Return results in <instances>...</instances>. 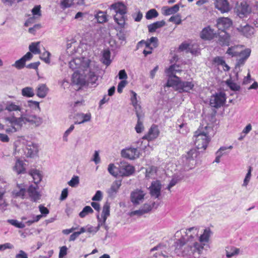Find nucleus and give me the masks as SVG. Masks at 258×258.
I'll return each instance as SVG.
<instances>
[{
	"label": "nucleus",
	"instance_id": "nucleus-27",
	"mask_svg": "<svg viewBox=\"0 0 258 258\" xmlns=\"http://www.w3.org/2000/svg\"><path fill=\"white\" fill-rule=\"evenodd\" d=\"M240 251L239 248L232 246H227L225 248L226 256L227 258H231L238 255Z\"/></svg>",
	"mask_w": 258,
	"mask_h": 258
},
{
	"label": "nucleus",
	"instance_id": "nucleus-3",
	"mask_svg": "<svg viewBox=\"0 0 258 258\" xmlns=\"http://www.w3.org/2000/svg\"><path fill=\"white\" fill-rule=\"evenodd\" d=\"M90 60L85 57H76L69 62L70 67L75 72L72 75L73 82L78 85H84L86 82L94 84L97 80Z\"/></svg>",
	"mask_w": 258,
	"mask_h": 258
},
{
	"label": "nucleus",
	"instance_id": "nucleus-10",
	"mask_svg": "<svg viewBox=\"0 0 258 258\" xmlns=\"http://www.w3.org/2000/svg\"><path fill=\"white\" fill-rule=\"evenodd\" d=\"M225 101V94L223 92H220L211 97L210 104L213 107L218 108L224 105Z\"/></svg>",
	"mask_w": 258,
	"mask_h": 258
},
{
	"label": "nucleus",
	"instance_id": "nucleus-18",
	"mask_svg": "<svg viewBox=\"0 0 258 258\" xmlns=\"http://www.w3.org/2000/svg\"><path fill=\"white\" fill-rule=\"evenodd\" d=\"M159 133L160 132L158 126L156 125H152L148 133L143 137L142 139L148 141H152L159 136Z\"/></svg>",
	"mask_w": 258,
	"mask_h": 258
},
{
	"label": "nucleus",
	"instance_id": "nucleus-47",
	"mask_svg": "<svg viewBox=\"0 0 258 258\" xmlns=\"http://www.w3.org/2000/svg\"><path fill=\"white\" fill-rule=\"evenodd\" d=\"M180 179L181 178L178 176L174 175L167 186V189L170 190L171 188L177 183Z\"/></svg>",
	"mask_w": 258,
	"mask_h": 258
},
{
	"label": "nucleus",
	"instance_id": "nucleus-48",
	"mask_svg": "<svg viewBox=\"0 0 258 258\" xmlns=\"http://www.w3.org/2000/svg\"><path fill=\"white\" fill-rule=\"evenodd\" d=\"M38 208L40 212L41 213L40 215H38L39 216H41V218L42 217H45L49 214V210L45 207H44L43 205H40L38 206Z\"/></svg>",
	"mask_w": 258,
	"mask_h": 258
},
{
	"label": "nucleus",
	"instance_id": "nucleus-5",
	"mask_svg": "<svg viewBox=\"0 0 258 258\" xmlns=\"http://www.w3.org/2000/svg\"><path fill=\"white\" fill-rule=\"evenodd\" d=\"M166 86L173 87L175 90L179 93L189 92L195 86L194 83L191 81H182L180 78L176 80L170 79L167 80Z\"/></svg>",
	"mask_w": 258,
	"mask_h": 258
},
{
	"label": "nucleus",
	"instance_id": "nucleus-9",
	"mask_svg": "<svg viewBox=\"0 0 258 258\" xmlns=\"http://www.w3.org/2000/svg\"><path fill=\"white\" fill-rule=\"evenodd\" d=\"M146 195V192L142 189H135L131 193V201L134 205H139L143 202Z\"/></svg>",
	"mask_w": 258,
	"mask_h": 258
},
{
	"label": "nucleus",
	"instance_id": "nucleus-49",
	"mask_svg": "<svg viewBox=\"0 0 258 258\" xmlns=\"http://www.w3.org/2000/svg\"><path fill=\"white\" fill-rule=\"evenodd\" d=\"M8 222L19 228H23L25 227V225L24 223L19 222L17 220L10 219L8 220Z\"/></svg>",
	"mask_w": 258,
	"mask_h": 258
},
{
	"label": "nucleus",
	"instance_id": "nucleus-55",
	"mask_svg": "<svg viewBox=\"0 0 258 258\" xmlns=\"http://www.w3.org/2000/svg\"><path fill=\"white\" fill-rule=\"evenodd\" d=\"M40 8V6L37 5L35 6L32 10V14L35 18H37L38 17H40L41 16Z\"/></svg>",
	"mask_w": 258,
	"mask_h": 258
},
{
	"label": "nucleus",
	"instance_id": "nucleus-19",
	"mask_svg": "<svg viewBox=\"0 0 258 258\" xmlns=\"http://www.w3.org/2000/svg\"><path fill=\"white\" fill-rule=\"evenodd\" d=\"M27 190L24 184H17L15 188L12 191L14 198H20L24 199L26 197Z\"/></svg>",
	"mask_w": 258,
	"mask_h": 258
},
{
	"label": "nucleus",
	"instance_id": "nucleus-52",
	"mask_svg": "<svg viewBox=\"0 0 258 258\" xmlns=\"http://www.w3.org/2000/svg\"><path fill=\"white\" fill-rule=\"evenodd\" d=\"M116 169V167L114 164L111 163L109 164L108 166V171L111 175L114 177H117L118 175V173L115 171Z\"/></svg>",
	"mask_w": 258,
	"mask_h": 258
},
{
	"label": "nucleus",
	"instance_id": "nucleus-37",
	"mask_svg": "<svg viewBox=\"0 0 258 258\" xmlns=\"http://www.w3.org/2000/svg\"><path fill=\"white\" fill-rule=\"evenodd\" d=\"M157 169L155 166H150L147 168L146 178L147 179L154 178L156 175Z\"/></svg>",
	"mask_w": 258,
	"mask_h": 258
},
{
	"label": "nucleus",
	"instance_id": "nucleus-28",
	"mask_svg": "<svg viewBox=\"0 0 258 258\" xmlns=\"http://www.w3.org/2000/svg\"><path fill=\"white\" fill-rule=\"evenodd\" d=\"M242 45H234L231 46L228 48L226 53L230 55L231 57H237V55L239 53V51L243 48Z\"/></svg>",
	"mask_w": 258,
	"mask_h": 258
},
{
	"label": "nucleus",
	"instance_id": "nucleus-62",
	"mask_svg": "<svg viewBox=\"0 0 258 258\" xmlns=\"http://www.w3.org/2000/svg\"><path fill=\"white\" fill-rule=\"evenodd\" d=\"M127 84V82L125 80L121 81L117 86V92L119 93H121L122 92L123 88Z\"/></svg>",
	"mask_w": 258,
	"mask_h": 258
},
{
	"label": "nucleus",
	"instance_id": "nucleus-14",
	"mask_svg": "<svg viewBox=\"0 0 258 258\" xmlns=\"http://www.w3.org/2000/svg\"><path fill=\"white\" fill-rule=\"evenodd\" d=\"M232 24V20L227 17H221L217 21V28L222 32H225V30L229 28Z\"/></svg>",
	"mask_w": 258,
	"mask_h": 258
},
{
	"label": "nucleus",
	"instance_id": "nucleus-43",
	"mask_svg": "<svg viewBox=\"0 0 258 258\" xmlns=\"http://www.w3.org/2000/svg\"><path fill=\"white\" fill-rule=\"evenodd\" d=\"M179 49L181 51L186 50L187 52H190L192 54H196L197 52V50H192L190 47V46L187 43H182L179 47Z\"/></svg>",
	"mask_w": 258,
	"mask_h": 258
},
{
	"label": "nucleus",
	"instance_id": "nucleus-36",
	"mask_svg": "<svg viewBox=\"0 0 258 258\" xmlns=\"http://www.w3.org/2000/svg\"><path fill=\"white\" fill-rule=\"evenodd\" d=\"M110 206L108 203H106L103 207V210L102 212V217L103 218V220L101 223V225L104 224L106 220L107 217L110 214Z\"/></svg>",
	"mask_w": 258,
	"mask_h": 258
},
{
	"label": "nucleus",
	"instance_id": "nucleus-30",
	"mask_svg": "<svg viewBox=\"0 0 258 258\" xmlns=\"http://www.w3.org/2000/svg\"><path fill=\"white\" fill-rule=\"evenodd\" d=\"M48 89L45 84H41L38 85L36 89L37 95L41 98H44L48 92Z\"/></svg>",
	"mask_w": 258,
	"mask_h": 258
},
{
	"label": "nucleus",
	"instance_id": "nucleus-51",
	"mask_svg": "<svg viewBox=\"0 0 258 258\" xmlns=\"http://www.w3.org/2000/svg\"><path fill=\"white\" fill-rule=\"evenodd\" d=\"M5 194L4 190H0V211H3L7 206L5 201L3 198V196Z\"/></svg>",
	"mask_w": 258,
	"mask_h": 258
},
{
	"label": "nucleus",
	"instance_id": "nucleus-54",
	"mask_svg": "<svg viewBox=\"0 0 258 258\" xmlns=\"http://www.w3.org/2000/svg\"><path fill=\"white\" fill-rule=\"evenodd\" d=\"M79 183V178L78 176H75L68 182V184L71 187H76Z\"/></svg>",
	"mask_w": 258,
	"mask_h": 258
},
{
	"label": "nucleus",
	"instance_id": "nucleus-53",
	"mask_svg": "<svg viewBox=\"0 0 258 258\" xmlns=\"http://www.w3.org/2000/svg\"><path fill=\"white\" fill-rule=\"evenodd\" d=\"M226 84L229 88L233 91H238L240 89V86L236 83L233 82L230 80L226 81Z\"/></svg>",
	"mask_w": 258,
	"mask_h": 258
},
{
	"label": "nucleus",
	"instance_id": "nucleus-31",
	"mask_svg": "<svg viewBox=\"0 0 258 258\" xmlns=\"http://www.w3.org/2000/svg\"><path fill=\"white\" fill-rule=\"evenodd\" d=\"M93 17L97 20L99 23H103L107 21V15L105 12L98 11L94 14Z\"/></svg>",
	"mask_w": 258,
	"mask_h": 258
},
{
	"label": "nucleus",
	"instance_id": "nucleus-61",
	"mask_svg": "<svg viewBox=\"0 0 258 258\" xmlns=\"http://www.w3.org/2000/svg\"><path fill=\"white\" fill-rule=\"evenodd\" d=\"M102 199V193L100 190H97L92 200L94 201H99Z\"/></svg>",
	"mask_w": 258,
	"mask_h": 258
},
{
	"label": "nucleus",
	"instance_id": "nucleus-39",
	"mask_svg": "<svg viewBox=\"0 0 258 258\" xmlns=\"http://www.w3.org/2000/svg\"><path fill=\"white\" fill-rule=\"evenodd\" d=\"M39 42H33L29 46V50L34 54H40Z\"/></svg>",
	"mask_w": 258,
	"mask_h": 258
},
{
	"label": "nucleus",
	"instance_id": "nucleus-25",
	"mask_svg": "<svg viewBox=\"0 0 258 258\" xmlns=\"http://www.w3.org/2000/svg\"><path fill=\"white\" fill-rule=\"evenodd\" d=\"M217 42L222 46H228L230 43V36L226 32H222L219 34Z\"/></svg>",
	"mask_w": 258,
	"mask_h": 258
},
{
	"label": "nucleus",
	"instance_id": "nucleus-21",
	"mask_svg": "<svg viewBox=\"0 0 258 258\" xmlns=\"http://www.w3.org/2000/svg\"><path fill=\"white\" fill-rule=\"evenodd\" d=\"M33 57V54L30 52H28L22 58L17 60L12 64V67L16 68L18 70L22 69L25 66V62L30 60Z\"/></svg>",
	"mask_w": 258,
	"mask_h": 258
},
{
	"label": "nucleus",
	"instance_id": "nucleus-42",
	"mask_svg": "<svg viewBox=\"0 0 258 258\" xmlns=\"http://www.w3.org/2000/svg\"><path fill=\"white\" fill-rule=\"evenodd\" d=\"M252 170V168L251 166L248 167V169L247 172L245 175V177L243 180V182L242 184V186L246 187L248 185L249 182L250 181L251 176V171Z\"/></svg>",
	"mask_w": 258,
	"mask_h": 258
},
{
	"label": "nucleus",
	"instance_id": "nucleus-44",
	"mask_svg": "<svg viewBox=\"0 0 258 258\" xmlns=\"http://www.w3.org/2000/svg\"><path fill=\"white\" fill-rule=\"evenodd\" d=\"M93 212V210L92 208L87 206L85 207L83 210L79 213V216L81 218H84L88 214L92 213Z\"/></svg>",
	"mask_w": 258,
	"mask_h": 258
},
{
	"label": "nucleus",
	"instance_id": "nucleus-33",
	"mask_svg": "<svg viewBox=\"0 0 258 258\" xmlns=\"http://www.w3.org/2000/svg\"><path fill=\"white\" fill-rule=\"evenodd\" d=\"M165 22L164 20L157 21L148 26L149 32H154L156 29L162 27L165 25Z\"/></svg>",
	"mask_w": 258,
	"mask_h": 258
},
{
	"label": "nucleus",
	"instance_id": "nucleus-8",
	"mask_svg": "<svg viewBox=\"0 0 258 258\" xmlns=\"http://www.w3.org/2000/svg\"><path fill=\"white\" fill-rule=\"evenodd\" d=\"M199 153L198 149L192 148L188 151L185 155L184 162L190 169L194 168L196 165L197 158Z\"/></svg>",
	"mask_w": 258,
	"mask_h": 258
},
{
	"label": "nucleus",
	"instance_id": "nucleus-11",
	"mask_svg": "<svg viewBox=\"0 0 258 258\" xmlns=\"http://www.w3.org/2000/svg\"><path fill=\"white\" fill-rule=\"evenodd\" d=\"M118 171L120 176H129L135 172V168L127 162L122 161L119 164Z\"/></svg>",
	"mask_w": 258,
	"mask_h": 258
},
{
	"label": "nucleus",
	"instance_id": "nucleus-4",
	"mask_svg": "<svg viewBox=\"0 0 258 258\" xmlns=\"http://www.w3.org/2000/svg\"><path fill=\"white\" fill-rule=\"evenodd\" d=\"M211 128L206 125L204 127L200 126L195 132L193 137L197 149H206L211 140L209 134Z\"/></svg>",
	"mask_w": 258,
	"mask_h": 258
},
{
	"label": "nucleus",
	"instance_id": "nucleus-6",
	"mask_svg": "<svg viewBox=\"0 0 258 258\" xmlns=\"http://www.w3.org/2000/svg\"><path fill=\"white\" fill-rule=\"evenodd\" d=\"M110 10H113L115 12L114 16V21L121 27H123L125 24V15L126 13V6L121 2H117L112 4L110 7Z\"/></svg>",
	"mask_w": 258,
	"mask_h": 258
},
{
	"label": "nucleus",
	"instance_id": "nucleus-29",
	"mask_svg": "<svg viewBox=\"0 0 258 258\" xmlns=\"http://www.w3.org/2000/svg\"><path fill=\"white\" fill-rule=\"evenodd\" d=\"M179 10L178 5H175L172 7H164L162 8L163 14L165 16H168L177 13Z\"/></svg>",
	"mask_w": 258,
	"mask_h": 258
},
{
	"label": "nucleus",
	"instance_id": "nucleus-15",
	"mask_svg": "<svg viewBox=\"0 0 258 258\" xmlns=\"http://www.w3.org/2000/svg\"><path fill=\"white\" fill-rule=\"evenodd\" d=\"M29 197L31 198L32 201L37 202L41 198V195L38 191V186L37 185H30L27 190Z\"/></svg>",
	"mask_w": 258,
	"mask_h": 258
},
{
	"label": "nucleus",
	"instance_id": "nucleus-35",
	"mask_svg": "<svg viewBox=\"0 0 258 258\" xmlns=\"http://www.w3.org/2000/svg\"><path fill=\"white\" fill-rule=\"evenodd\" d=\"M110 52L108 49H105L103 52L101 61L102 63L107 66H109L111 60L110 59Z\"/></svg>",
	"mask_w": 258,
	"mask_h": 258
},
{
	"label": "nucleus",
	"instance_id": "nucleus-34",
	"mask_svg": "<svg viewBox=\"0 0 258 258\" xmlns=\"http://www.w3.org/2000/svg\"><path fill=\"white\" fill-rule=\"evenodd\" d=\"M77 118L81 119L80 121H76L75 124H81L85 122L90 120L91 118V114L90 113L84 114L83 113H78L77 114Z\"/></svg>",
	"mask_w": 258,
	"mask_h": 258
},
{
	"label": "nucleus",
	"instance_id": "nucleus-46",
	"mask_svg": "<svg viewBox=\"0 0 258 258\" xmlns=\"http://www.w3.org/2000/svg\"><path fill=\"white\" fill-rule=\"evenodd\" d=\"M31 217L32 219L28 220L26 223L28 226H30L32 224L38 222L41 219V216L38 215H31Z\"/></svg>",
	"mask_w": 258,
	"mask_h": 258
},
{
	"label": "nucleus",
	"instance_id": "nucleus-64",
	"mask_svg": "<svg viewBox=\"0 0 258 258\" xmlns=\"http://www.w3.org/2000/svg\"><path fill=\"white\" fill-rule=\"evenodd\" d=\"M15 258H28V254L24 251L20 250L16 255Z\"/></svg>",
	"mask_w": 258,
	"mask_h": 258
},
{
	"label": "nucleus",
	"instance_id": "nucleus-56",
	"mask_svg": "<svg viewBox=\"0 0 258 258\" xmlns=\"http://www.w3.org/2000/svg\"><path fill=\"white\" fill-rule=\"evenodd\" d=\"M73 1L74 0H61L60 6L63 9L69 8L72 5Z\"/></svg>",
	"mask_w": 258,
	"mask_h": 258
},
{
	"label": "nucleus",
	"instance_id": "nucleus-2",
	"mask_svg": "<svg viewBox=\"0 0 258 258\" xmlns=\"http://www.w3.org/2000/svg\"><path fill=\"white\" fill-rule=\"evenodd\" d=\"M199 228L190 227L186 230V237L178 240L177 246L181 248L182 253L189 258H199L202 254L206 243L208 242L212 232L209 228L204 229L199 236Z\"/></svg>",
	"mask_w": 258,
	"mask_h": 258
},
{
	"label": "nucleus",
	"instance_id": "nucleus-57",
	"mask_svg": "<svg viewBox=\"0 0 258 258\" xmlns=\"http://www.w3.org/2000/svg\"><path fill=\"white\" fill-rule=\"evenodd\" d=\"M169 21L173 22L177 25H179L181 23L180 16L179 15L173 16L169 18Z\"/></svg>",
	"mask_w": 258,
	"mask_h": 258
},
{
	"label": "nucleus",
	"instance_id": "nucleus-32",
	"mask_svg": "<svg viewBox=\"0 0 258 258\" xmlns=\"http://www.w3.org/2000/svg\"><path fill=\"white\" fill-rule=\"evenodd\" d=\"M13 170L16 172L18 174L24 173L25 169L23 162L20 159H17L13 167Z\"/></svg>",
	"mask_w": 258,
	"mask_h": 258
},
{
	"label": "nucleus",
	"instance_id": "nucleus-13",
	"mask_svg": "<svg viewBox=\"0 0 258 258\" xmlns=\"http://www.w3.org/2000/svg\"><path fill=\"white\" fill-rule=\"evenodd\" d=\"M23 151L24 154L27 157L33 158L37 155L38 152V146L33 143L30 142H28L25 145Z\"/></svg>",
	"mask_w": 258,
	"mask_h": 258
},
{
	"label": "nucleus",
	"instance_id": "nucleus-24",
	"mask_svg": "<svg viewBox=\"0 0 258 258\" xmlns=\"http://www.w3.org/2000/svg\"><path fill=\"white\" fill-rule=\"evenodd\" d=\"M215 34L214 30L208 26L203 29L201 33V37L203 39L211 40L214 37Z\"/></svg>",
	"mask_w": 258,
	"mask_h": 258
},
{
	"label": "nucleus",
	"instance_id": "nucleus-12",
	"mask_svg": "<svg viewBox=\"0 0 258 258\" xmlns=\"http://www.w3.org/2000/svg\"><path fill=\"white\" fill-rule=\"evenodd\" d=\"M239 53L237 55L238 57L236 59V63L235 64V69L240 68L243 66L245 61L249 57L251 53V49L250 48H243L239 51Z\"/></svg>",
	"mask_w": 258,
	"mask_h": 258
},
{
	"label": "nucleus",
	"instance_id": "nucleus-63",
	"mask_svg": "<svg viewBox=\"0 0 258 258\" xmlns=\"http://www.w3.org/2000/svg\"><path fill=\"white\" fill-rule=\"evenodd\" d=\"M67 247L66 246H63L60 247L59 253V258H63L64 256L67 254Z\"/></svg>",
	"mask_w": 258,
	"mask_h": 258
},
{
	"label": "nucleus",
	"instance_id": "nucleus-26",
	"mask_svg": "<svg viewBox=\"0 0 258 258\" xmlns=\"http://www.w3.org/2000/svg\"><path fill=\"white\" fill-rule=\"evenodd\" d=\"M237 30L246 37H249L254 34V29L248 25L240 26Z\"/></svg>",
	"mask_w": 258,
	"mask_h": 258
},
{
	"label": "nucleus",
	"instance_id": "nucleus-16",
	"mask_svg": "<svg viewBox=\"0 0 258 258\" xmlns=\"http://www.w3.org/2000/svg\"><path fill=\"white\" fill-rule=\"evenodd\" d=\"M215 7L221 13H228L231 10L229 3L227 0H215Z\"/></svg>",
	"mask_w": 258,
	"mask_h": 258
},
{
	"label": "nucleus",
	"instance_id": "nucleus-60",
	"mask_svg": "<svg viewBox=\"0 0 258 258\" xmlns=\"http://www.w3.org/2000/svg\"><path fill=\"white\" fill-rule=\"evenodd\" d=\"M147 211L148 210H142V208H141V209H139L138 210H136V211H134L131 212V213H130V215L131 216H134V215L141 216V215H143L144 214L147 213Z\"/></svg>",
	"mask_w": 258,
	"mask_h": 258
},
{
	"label": "nucleus",
	"instance_id": "nucleus-59",
	"mask_svg": "<svg viewBox=\"0 0 258 258\" xmlns=\"http://www.w3.org/2000/svg\"><path fill=\"white\" fill-rule=\"evenodd\" d=\"M135 128L137 133H141L144 130L143 122L137 121Z\"/></svg>",
	"mask_w": 258,
	"mask_h": 258
},
{
	"label": "nucleus",
	"instance_id": "nucleus-41",
	"mask_svg": "<svg viewBox=\"0 0 258 258\" xmlns=\"http://www.w3.org/2000/svg\"><path fill=\"white\" fill-rule=\"evenodd\" d=\"M34 90L32 88L27 87L22 90V95L27 97H32L34 96Z\"/></svg>",
	"mask_w": 258,
	"mask_h": 258
},
{
	"label": "nucleus",
	"instance_id": "nucleus-38",
	"mask_svg": "<svg viewBox=\"0 0 258 258\" xmlns=\"http://www.w3.org/2000/svg\"><path fill=\"white\" fill-rule=\"evenodd\" d=\"M30 174L33 178L35 183H38L41 180V175L39 171L36 169H32Z\"/></svg>",
	"mask_w": 258,
	"mask_h": 258
},
{
	"label": "nucleus",
	"instance_id": "nucleus-20",
	"mask_svg": "<svg viewBox=\"0 0 258 258\" xmlns=\"http://www.w3.org/2000/svg\"><path fill=\"white\" fill-rule=\"evenodd\" d=\"M161 184L160 181L156 180L152 182L150 187V193L152 197L158 198L161 195Z\"/></svg>",
	"mask_w": 258,
	"mask_h": 258
},
{
	"label": "nucleus",
	"instance_id": "nucleus-40",
	"mask_svg": "<svg viewBox=\"0 0 258 258\" xmlns=\"http://www.w3.org/2000/svg\"><path fill=\"white\" fill-rule=\"evenodd\" d=\"M93 18V15L89 14L88 13H83L81 12H78L75 16V19L79 20H82L84 18L92 19Z\"/></svg>",
	"mask_w": 258,
	"mask_h": 258
},
{
	"label": "nucleus",
	"instance_id": "nucleus-45",
	"mask_svg": "<svg viewBox=\"0 0 258 258\" xmlns=\"http://www.w3.org/2000/svg\"><path fill=\"white\" fill-rule=\"evenodd\" d=\"M76 44V41L74 39H71V40H69L67 43V50L68 52H69V49L72 48V50H70V52H72L74 50H75L76 46L75 45Z\"/></svg>",
	"mask_w": 258,
	"mask_h": 258
},
{
	"label": "nucleus",
	"instance_id": "nucleus-17",
	"mask_svg": "<svg viewBox=\"0 0 258 258\" xmlns=\"http://www.w3.org/2000/svg\"><path fill=\"white\" fill-rule=\"evenodd\" d=\"M122 157L130 159H134L139 156L140 153L137 148H130L123 149L121 152Z\"/></svg>",
	"mask_w": 258,
	"mask_h": 258
},
{
	"label": "nucleus",
	"instance_id": "nucleus-7",
	"mask_svg": "<svg viewBox=\"0 0 258 258\" xmlns=\"http://www.w3.org/2000/svg\"><path fill=\"white\" fill-rule=\"evenodd\" d=\"M234 13L240 18H246L252 12L251 8L246 2L237 3L234 9Z\"/></svg>",
	"mask_w": 258,
	"mask_h": 258
},
{
	"label": "nucleus",
	"instance_id": "nucleus-58",
	"mask_svg": "<svg viewBox=\"0 0 258 258\" xmlns=\"http://www.w3.org/2000/svg\"><path fill=\"white\" fill-rule=\"evenodd\" d=\"M50 55V53L47 51H45L44 52L42 55L40 56V58L43 60L45 63H50V58L49 56Z\"/></svg>",
	"mask_w": 258,
	"mask_h": 258
},
{
	"label": "nucleus",
	"instance_id": "nucleus-1",
	"mask_svg": "<svg viewBox=\"0 0 258 258\" xmlns=\"http://www.w3.org/2000/svg\"><path fill=\"white\" fill-rule=\"evenodd\" d=\"M35 106L39 108V103L37 101L29 100L26 104L23 105L20 101H7L5 109L11 113V115L5 117V122L10 124L6 129L8 134H12L17 132L21 128L23 124L29 123L31 125L37 127L40 125L43 121L42 118L35 114H31L27 109L28 106Z\"/></svg>",
	"mask_w": 258,
	"mask_h": 258
},
{
	"label": "nucleus",
	"instance_id": "nucleus-22",
	"mask_svg": "<svg viewBox=\"0 0 258 258\" xmlns=\"http://www.w3.org/2000/svg\"><path fill=\"white\" fill-rule=\"evenodd\" d=\"M181 71L178 65L173 64L170 66L165 72L169 77L168 80L172 79L173 80H176L177 78H179L176 76V74L180 73Z\"/></svg>",
	"mask_w": 258,
	"mask_h": 258
},
{
	"label": "nucleus",
	"instance_id": "nucleus-23",
	"mask_svg": "<svg viewBox=\"0 0 258 258\" xmlns=\"http://www.w3.org/2000/svg\"><path fill=\"white\" fill-rule=\"evenodd\" d=\"M121 185V180H116L114 182H113L111 187L107 190V191L108 196L109 197H114L118 192V190L119 189Z\"/></svg>",
	"mask_w": 258,
	"mask_h": 258
},
{
	"label": "nucleus",
	"instance_id": "nucleus-50",
	"mask_svg": "<svg viewBox=\"0 0 258 258\" xmlns=\"http://www.w3.org/2000/svg\"><path fill=\"white\" fill-rule=\"evenodd\" d=\"M158 16V13L155 9H151L148 11L146 15L147 19L149 20L153 18H156Z\"/></svg>",
	"mask_w": 258,
	"mask_h": 258
}]
</instances>
